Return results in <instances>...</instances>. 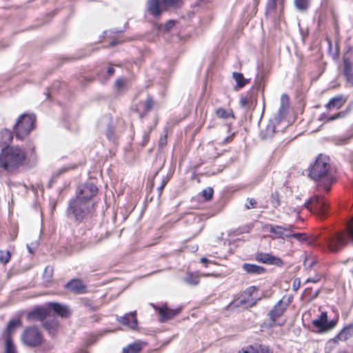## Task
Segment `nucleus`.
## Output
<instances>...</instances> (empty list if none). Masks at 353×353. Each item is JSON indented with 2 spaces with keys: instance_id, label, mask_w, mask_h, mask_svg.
Listing matches in <instances>:
<instances>
[{
  "instance_id": "1",
  "label": "nucleus",
  "mask_w": 353,
  "mask_h": 353,
  "mask_svg": "<svg viewBox=\"0 0 353 353\" xmlns=\"http://www.w3.org/2000/svg\"><path fill=\"white\" fill-rule=\"evenodd\" d=\"M330 159L327 157L319 154L315 161L307 169L308 176L316 182L319 191L329 192L334 181L331 172Z\"/></svg>"
},
{
  "instance_id": "2",
  "label": "nucleus",
  "mask_w": 353,
  "mask_h": 353,
  "mask_svg": "<svg viewBox=\"0 0 353 353\" xmlns=\"http://www.w3.org/2000/svg\"><path fill=\"white\" fill-rule=\"evenodd\" d=\"M26 154L19 146L3 147L0 152V170L9 173L17 172L25 165Z\"/></svg>"
},
{
  "instance_id": "3",
  "label": "nucleus",
  "mask_w": 353,
  "mask_h": 353,
  "mask_svg": "<svg viewBox=\"0 0 353 353\" xmlns=\"http://www.w3.org/2000/svg\"><path fill=\"white\" fill-rule=\"evenodd\" d=\"M94 207V201H86L75 197L69 201L68 215L76 222L81 223L92 216Z\"/></svg>"
},
{
  "instance_id": "4",
  "label": "nucleus",
  "mask_w": 353,
  "mask_h": 353,
  "mask_svg": "<svg viewBox=\"0 0 353 353\" xmlns=\"http://www.w3.org/2000/svg\"><path fill=\"white\" fill-rule=\"evenodd\" d=\"M324 241L330 251L334 252L344 248L348 241L353 243V219L347 223V232H339L333 236H326Z\"/></svg>"
},
{
  "instance_id": "5",
  "label": "nucleus",
  "mask_w": 353,
  "mask_h": 353,
  "mask_svg": "<svg viewBox=\"0 0 353 353\" xmlns=\"http://www.w3.org/2000/svg\"><path fill=\"white\" fill-rule=\"evenodd\" d=\"M36 117L34 114H23L17 119L14 131L18 139L23 140L34 128Z\"/></svg>"
},
{
  "instance_id": "6",
  "label": "nucleus",
  "mask_w": 353,
  "mask_h": 353,
  "mask_svg": "<svg viewBox=\"0 0 353 353\" xmlns=\"http://www.w3.org/2000/svg\"><path fill=\"white\" fill-rule=\"evenodd\" d=\"M182 4V0H148L147 9L154 17L157 18L169 8H178Z\"/></svg>"
},
{
  "instance_id": "7",
  "label": "nucleus",
  "mask_w": 353,
  "mask_h": 353,
  "mask_svg": "<svg viewBox=\"0 0 353 353\" xmlns=\"http://www.w3.org/2000/svg\"><path fill=\"white\" fill-rule=\"evenodd\" d=\"M304 206L320 218H325L327 214L329 205L321 196L315 195L312 196L305 202Z\"/></svg>"
},
{
  "instance_id": "8",
  "label": "nucleus",
  "mask_w": 353,
  "mask_h": 353,
  "mask_svg": "<svg viewBox=\"0 0 353 353\" xmlns=\"http://www.w3.org/2000/svg\"><path fill=\"white\" fill-rule=\"evenodd\" d=\"M21 340L26 346L37 347L42 343L43 336L38 327L30 326L23 332Z\"/></svg>"
},
{
  "instance_id": "9",
  "label": "nucleus",
  "mask_w": 353,
  "mask_h": 353,
  "mask_svg": "<svg viewBox=\"0 0 353 353\" xmlns=\"http://www.w3.org/2000/svg\"><path fill=\"white\" fill-rule=\"evenodd\" d=\"M97 185L91 180L80 185L76 192V198L86 201H93L92 199L98 194Z\"/></svg>"
},
{
  "instance_id": "10",
  "label": "nucleus",
  "mask_w": 353,
  "mask_h": 353,
  "mask_svg": "<svg viewBox=\"0 0 353 353\" xmlns=\"http://www.w3.org/2000/svg\"><path fill=\"white\" fill-rule=\"evenodd\" d=\"M337 319L327 320V314L323 312L317 319L312 321V325L318 333L327 332L332 330L336 325Z\"/></svg>"
},
{
  "instance_id": "11",
  "label": "nucleus",
  "mask_w": 353,
  "mask_h": 353,
  "mask_svg": "<svg viewBox=\"0 0 353 353\" xmlns=\"http://www.w3.org/2000/svg\"><path fill=\"white\" fill-rule=\"evenodd\" d=\"M343 74L346 83L353 87V58L350 51H347L343 57Z\"/></svg>"
},
{
  "instance_id": "12",
  "label": "nucleus",
  "mask_w": 353,
  "mask_h": 353,
  "mask_svg": "<svg viewBox=\"0 0 353 353\" xmlns=\"http://www.w3.org/2000/svg\"><path fill=\"white\" fill-rule=\"evenodd\" d=\"M267 227L269 228V232L274 235L271 236V238L272 239H285V236H288V235H285V232H291L292 230L294 228V226L293 225L290 224H286L285 225L270 224L268 225Z\"/></svg>"
},
{
  "instance_id": "13",
  "label": "nucleus",
  "mask_w": 353,
  "mask_h": 353,
  "mask_svg": "<svg viewBox=\"0 0 353 353\" xmlns=\"http://www.w3.org/2000/svg\"><path fill=\"white\" fill-rule=\"evenodd\" d=\"M287 307L288 304L283 303L282 300H279L274 307L269 312L268 316L271 321V327H274L277 325L276 323V319L283 314Z\"/></svg>"
},
{
  "instance_id": "14",
  "label": "nucleus",
  "mask_w": 353,
  "mask_h": 353,
  "mask_svg": "<svg viewBox=\"0 0 353 353\" xmlns=\"http://www.w3.org/2000/svg\"><path fill=\"white\" fill-rule=\"evenodd\" d=\"M256 286H250L243 292L239 298V303L241 305H245L246 306L252 307L256 303V299L253 298V294L257 291Z\"/></svg>"
},
{
  "instance_id": "15",
  "label": "nucleus",
  "mask_w": 353,
  "mask_h": 353,
  "mask_svg": "<svg viewBox=\"0 0 353 353\" xmlns=\"http://www.w3.org/2000/svg\"><path fill=\"white\" fill-rule=\"evenodd\" d=\"M255 259L260 263L268 265H274L278 267H281L283 265V261L281 259L268 253L258 252L256 254Z\"/></svg>"
},
{
  "instance_id": "16",
  "label": "nucleus",
  "mask_w": 353,
  "mask_h": 353,
  "mask_svg": "<svg viewBox=\"0 0 353 353\" xmlns=\"http://www.w3.org/2000/svg\"><path fill=\"white\" fill-rule=\"evenodd\" d=\"M152 305L154 308V310L158 312L159 314V321L161 322H164L165 321L172 319L176 315H177L181 310L180 308L176 310H172L168 308L167 306H162L159 307L154 305V304H152Z\"/></svg>"
},
{
  "instance_id": "17",
  "label": "nucleus",
  "mask_w": 353,
  "mask_h": 353,
  "mask_svg": "<svg viewBox=\"0 0 353 353\" xmlns=\"http://www.w3.org/2000/svg\"><path fill=\"white\" fill-rule=\"evenodd\" d=\"M185 222L190 225V232L194 234H198L203 228V223L200 216L190 214L185 219Z\"/></svg>"
},
{
  "instance_id": "18",
  "label": "nucleus",
  "mask_w": 353,
  "mask_h": 353,
  "mask_svg": "<svg viewBox=\"0 0 353 353\" xmlns=\"http://www.w3.org/2000/svg\"><path fill=\"white\" fill-rule=\"evenodd\" d=\"M64 288L75 294H81L85 292L86 286L79 279H72L64 285Z\"/></svg>"
},
{
  "instance_id": "19",
  "label": "nucleus",
  "mask_w": 353,
  "mask_h": 353,
  "mask_svg": "<svg viewBox=\"0 0 353 353\" xmlns=\"http://www.w3.org/2000/svg\"><path fill=\"white\" fill-rule=\"evenodd\" d=\"M50 314L49 309L44 307H37L27 315L28 321H43Z\"/></svg>"
},
{
  "instance_id": "20",
  "label": "nucleus",
  "mask_w": 353,
  "mask_h": 353,
  "mask_svg": "<svg viewBox=\"0 0 353 353\" xmlns=\"http://www.w3.org/2000/svg\"><path fill=\"white\" fill-rule=\"evenodd\" d=\"M289 97L286 94H281L280 99V107L276 115L275 116V119H276L279 123L281 122L283 117H285L289 108Z\"/></svg>"
},
{
  "instance_id": "21",
  "label": "nucleus",
  "mask_w": 353,
  "mask_h": 353,
  "mask_svg": "<svg viewBox=\"0 0 353 353\" xmlns=\"http://www.w3.org/2000/svg\"><path fill=\"white\" fill-rule=\"evenodd\" d=\"M136 316V311L130 312L123 316L119 317V319H118V321L124 325H127L132 329H134L137 327L138 324Z\"/></svg>"
},
{
  "instance_id": "22",
  "label": "nucleus",
  "mask_w": 353,
  "mask_h": 353,
  "mask_svg": "<svg viewBox=\"0 0 353 353\" xmlns=\"http://www.w3.org/2000/svg\"><path fill=\"white\" fill-rule=\"evenodd\" d=\"M239 353H273V351L268 346L262 344H254L248 346Z\"/></svg>"
},
{
  "instance_id": "23",
  "label": "nucleus",
  "mask_w": 353,
  "mask_h": 353,
  "mask_svg": "<svg viewBox=\"0 0 353 353\" xmlns=\"http://www.w3.org/2000/svg\"><path fill=\"white\" fill-rule=\"evenodd\" d=\"M48 306L57 315L61 317L66 318L70 315L69 309L65 305L59 303L50 302L48 303Z\"/></svg>"
},
{
  "instance_id": "24",
  "label": "nucleus",
  "mask_w": 353,
  "mask_h": 353,
  "mask_svg": "<svg viewBox=\"0 0 353 353\" xmlns=\"http://www.w3.org/2000/svg\"><path fill=\"white\" fill-rule=\"evenodd\" d=\"M242 269L248 274L255 275L262 274L265 272V269L262 266L247 263L242 265Z\"/></svg>"
},
{
  "instance_id": "25",
  "label": "nucleus",
  "mask_w": 353,
  "mask_h": 353,
  "mask_svg": "<svg viewBox=\"0 0 353 353\" xmlns=\"http://www.w3.org/2000/svg\"><path fill=\"white\" fill-rule=\"evenodd\" d=\"M345 102V99L342 95L336 96L332 98L326 104L327 109L331 110L334 108L339 109L341 108Z\"/></svg>"
},
{
  "instance_id": "26",
  "label": "nucleus",
  "mask_w": 353,
  "mask_h": 353,
  "mask_svg": "<svg viewBox=\"0 0 353 353\" xmlns=\"http://www.w3.org/2000/svg\"><path fill=\"white\" fill-rule=\"evenodd\" d=\"M12 140V133L11 131L4 129L0 132V145L3 147H10L9 144Z\"/></svg>"
},
{
  "instance_id": "27",
  "label": "nucleus",
  "mask_w": 353,
  "mask_h": 353,
  "mask_svg": "<svg viewBox=\"0 0 353 353\" xmlns=\"http://www.w3.org/2000/svg\"><path fill=\"white\" fill-rule=\"evenodd\" d=\"M353 335V323L345 326L336 336L339 341H345Z\"/></svg>"
},
{
  "instance_id": "28",
  "label": "nucleus",
  "mask_w": 353,
  "mask_h": 353,
  "mask_svg": "<svg viewBox=\"0 0 353 353\" xmlns=\"http://www.w3.org/2000/svg\"><path fill=\"white\" fill-rule=\"evenodd\" d=\"M215 115L219 119L224 120L228 119L230 118H232L233 119H235L234 112L231 109H224L223 108H219L215 110Z\"/></svg>"
},
{
  "instance_id": "29",
  "label": "nucleus",
  "mask_w": 353,
  "mask_h": 353,
  "mask_svg": "<svg viewBox=\"0 0 353 353\" xmlns=\"http://www.w3.org/2000/svg\"><path fill=\"white\" fill-rule=\"evenodd\" d=\"M21 325L20 319H12L10 320L7 325L6 330L4 332V338L12 337V334L14 329Z\"/></svg>"
},
{
  "instance_id": "30",
  "label": "nucleus",
  "mask_w": 353,
  "mask_h": 353,
  "mask_svg": "<svg viewBox=\"0 0 353 353\" xmlns=\"http://www.w3.org/2000/svg\"><path fill=\"white\" fill-rule=\"evenodd\" d=\"M276 126L273 122H270L265 130L261 132V136L263 139H268L272 138L275 132Z\"/></svg>"
},
{
  "instance_id": "31",
  "label": "nucleus",
  "mask_w": 353,
  "mask_h": 353,
  "mask_svg": "<svg viewBox=\"0 0 353 353\" xmlns=\"http://www.w3.org/2000/svg\"><path fill=\"white\" fill-rule=\"evenodd\" d=\"M59 323L57 320L45 321L43 327L48 331L50 334H54L57 332Z\"/></svg>"
},
{
  "instance_id": "32",
  "label": "nucleus",
  "mask_w": 353,
  "mask_h": 353,
  "mask_svg": "<svg viewBox=\"0 0 353 353\" xmlns=\"http://www.w3.org/2000/svg\"><path fill=\"white\" fill-rule=\"evenodd\" d=\"M143 348L141 343L129 344L123 348V353H139Z\"/></svg>"
},
{
  "instance_id": "33",
  "label": "nucleus",
  "mask_w": 353,
  "mask_h": 353,
  "mask_svg": "<svg viewBox=\"0 0 353 353\" xmlns=\"http://www.w3.org/2000/svg\"><path fill=\"white\" fill-rule=\"evenodd\" d=\"M183 281L190 285H196L199 283V276L196 274L188 272Z\"/></svg>"
},
{
  "instance_id": "34",
  "label": "nucleus",
  "mask_w": 353,
  "mask_h": 353,
  "mask_svg": "<svg viewBox=\"0 0 353 353\" xmlns=\"http://www.w3.org/2000/svg\"><path fill=\"white\" fill-rule=\"evenodd\" d=\"M232 77L236 82V87H238L239 88H243L248 82V81L244 78L242 73L233 72Z\"/></svg>"
},
{
  "instance_id": "35",
  "label": "nucleus",
  "mask_w": 353,
  "mask_h": 353,
  "mask_svg": "<svg viewBox=\"0 0 353 353\" xmlns=\"http://www.w3.org/2000/svg\"><path fill=\"white\" fill-rule=\"evenodd\" d=\"M4 353H18L17 347L12 342V337H6L5 339V352Z\"/></svg>"
},
{
  "instance_id": "36",
  "label": "nucleus",
  "mask_w": 353,
  "mask_h": 353,
  "mask_svg": "<svg viewBox=\"0 0 353 353\" xmlns=\"http://www.w3.org/2000/svg\"><path fill=\"white\" fill-rule=\"evenodd\" d=\"M296 8L299 11H306L310 5V0H294Z\"/></svg>"
},
{
  "instance_id": "37",
  "label": "nucleus",
  "mask_w": 353,
  "mask_h": 353,
  "mask_svg": "<svg viewBox=\"0 0 353 353\" xmlns=\"http://www.w3.org/2000/svg\"><path fill=\"white\" fill-rule=\"evenodd\" d=\"M175 25V21L169 20L164 25H157V29L160 32H168L172 29Z\"/></svg>"
},
{
  "instance_id": "38",
  "label": "nucleus",
  "mask_w": 353,
  "mask_h": 353,
  "mask_svg": "<svg viewBox=\"0 0 353 353\" xmlns=\"http://www.w3.org/2000/svg\"><path fill=\"white\" fill-rule=\"evenodd\" d=\"M11 258V254L8 250H0V263L2 264L8 263Z\"/></svg>"
},
{
  "instance_id": "39",
  "label": "nucleus",
  "mask_w": 353,
  "mask_h": 353,
  "mask_svg": "<svg viewBox=\"0 0 353 353\" xmlns=\"http://www.w3.org/2000/svg\"><path fill=\"white\" fill-rule=\"evenodd\" d=\"M270 202L274 208H277L280 205V196L279 194L277 191H275L272 193L270 196Z\"/></svg>"
},
{
  "instance_id": "40",
  "label": "nucleus",
  "mask_w": 353,
  "mask_h": 353,
  "mask_svg": "<svg viewBox=\"0 0 353 353\" xmlns=\"http://www.w3.org/2000/svg\"><path fill=\"white\" fill-rule=\"evenodd\" d=\"M154 105V101L152 97L148 96L146 100L144 102V110L145 112H150Z\"/></svg>"
},
{
  "instance_id": "41",
  "label": "nucleus",
  "mask_w": 353,
  "mask_h": 353,
  "mask_svg": "<svg viewBox=\"0 0 353 353\" xmlns=\"http://www.w3.org/2000/svg\"><path fill=\"white\" fill-rule=\"evenodd\" d=\"M258 203L255 199L248 198L244 207L246 210L254 209L257 208Z\"/></svg>"
},
{
  "instance_id": "42",
  "label": "nucleus",
  "mask_w": 353,
  "mask_h": 353,
  "mask_svg": "<svg viewBox=\"0 0 353 353\" xmlns=\"http://www.w3.org/2000/svg\"><path fill=\"white\" fill-rule=\"evenodd\" d=\"M346 114L347 112L345 111L339 112L332 116L327 117L325 122H330L338 119L344 118L346 116Z\"/></svg>"
},
{
  "instance_id": "43",
  "label": "nucleus",
  "mask_w": 353,
  "mask_h": 353,
  "mask_svg": "<svg viewBox=\"0 0 353 353\" xmlns=\"http://www.w3.org/2000/svg\"><path fill=\"white\" fill-rule=\"evenodd\" d=\"M213 189L212 188H208L202 191V195L205 201H209L213 196Z\"/></svg>"
},
{
  "instance_id": "44",
  "label": "nucleus",
  "mask_w": 353,
  "mask_h": 353,
  "mask_svg": "<svg viewBox=\"0 0 353 353\" xmlns=\"http://www.w3.org/2000/svg\"><path fill=\"white\" fill-rule=\"evenodd\" d=\"M292 236V238L296 239L297 241H299L300 242H305L307 239V235L305 233L297 232V233H294V234H293Z\"/></svg>"
},
{
  "instance_id": "45",
  "label": "nucleus",
  "mask_w": 353,
  "mask_h": 353,
  "mask_svg": "<svg viewBox=\"0 0 353 353\" xmlns=\"http://www.w3.org/2000/svg\"><path fill=\"white\" fill-rule=\"evenodd\" d=\"M351 138V136H342L336 139V144L339 145H342L346 144L350 139Z\"/></svg>"
},
{
  "instance_id": "46",
  "label": "nucleus",
  "mask_w": 353,
  "mask_h": 353,
  "mask_svg": "<svg viewBox=\"0 0 353 353\" xmlns=\"http://www.w3.org/2000/svg\"><path fill=\"white\" fill-rule=\"evenodd\" d=\"M105 135L109 140H112L114 138V129L110 125H108L106 129Z\"/></svg>"
},
{
  "instance_id": "47",
  "label": "nucleus",
  "mask_w": 353,
  "mask_h": 353,
  "mask_svg": "<svg viewBox=\"0 0 353 353\" xmlns=\"http://www.w3.org/2000/svg\"><path fill=\"white\" fill-rule=\"evenodd\" d=\"M125 80L123 78H118L114 82V87L117 90H121L125 85Z\"/></svg>"
},
{
  "instance_id": "48",
  "label": "nucleus",
  "mask_w": 353,
  "mask_h": 353,
  "mask_svg": "<svg viewBox=\"0 0 353 353\" xmlns=\"http://www.w3.org/2000/svg\"><path fill=\"white\" fill-rule=\"evenodd\" d=\"M239 103L242 108L249 107L252 104V100L245 97H241Z\"/></svg>"
},
{
  "instance_id": "49",
  "label": "nucleus",
  "mask_w": 353,
  "mask_h": 353,
  "mask_svg": "<svg viewBox=\"0 0 353 353\" xmlns=\"http://www.w3.org/2000/svg\"><path fill=\"white\" fill-rule=\"evenodd\" d=\"M276 1L275 0H268L266 6V10L271 11L276 8Z\"/></svg>"
},
{
  "instance_id": "50",
  "label": "nucleus",
  "mask_w": 353,
  "mask_h": 353,
  "mask_svg": "<svg viewBox=\"0 0 353 353\" xmlns=\"http://www.w3.org/2000/svg\"><path fill=\"white\" fill-rule=\"evenodd\" d=\"M168 181V179L167 177L165 176L162 179L160 185L157 188V190L159 192V196L161 194V192H162L164 187L167 184Z\"/></svg>"
},
{
  "instance_id": "51",
  "label": "nucleus",
  "mask_w": 353,
  "mask_h": 353,
  "mask_svg": "<svg viewBox=\"0 0 353 353\" xmlns=\"http://www.w3.org/2000/svg\"><path fill=\"white\" fill-rule=\"evenodd\" d=\"M315 261L314 260H308V259H305L303 262V265L304 267L306 268V269H310L312 268V266L314 265V264L315 263Z\"/></svg>"
},
{
  "instance_id": "52",
  "label": "nucleus",
  "mask_w": 353,
  "mask_h": 353,
  "mask_svg": "<svg viewBox=\"0 0 353 353\" xmlns=\"http://www.w3.org/2000/svg\"><path fill=\"white\" fill-rule=\"evenodd\" d=\"M320 279H321L320 276L317 275L314 278H308L305 281V283H317L318 281H319Z\"/></svg>"
},
{
  "instance_id": "53",
  "label": "nucleus",
  "mask_w": 353,
  "mask_h": 353,
  "mask_svg": "<svg viewBox=\"0 0 353 353\" xmlns=\"http://www.w3.org/2000/svg\"><path fill=\"white\" fill-rule=\"evenodd\" d=\"M300 286V280L299 279H295L293 283V289L297 290Z\"/></svg>"
},
{
  "instance_id": "54",
  "label": "nucleus",
  "mask_w": 353,
  "mask_h": 353,
  "mask_svg": "<svg viewBox=\"0 0 353 353\" xmlns=\"http://www.w3.org/2000/svg\"><path fill=\"white\" fill-rule=\"evenodd\" d=\"M114 68L113 67H109L107 70V74L108 77L106 79H108L114 73Z\"/></svg>"
},
{
  "instance_id": "55",
  "label": "nucleus",
  "mask_w": 353,
  "mask_h": 353,
  "mask_svg": "<svg viewBox=\"0 0 353 353\" xmlns=\"http://www.w3.org/2000/svg\"><path fill=\"white\" fill-rule=\"evenodd\" d=\"M52 271H53L52 268L51 267L48 266L45 268L44 273L49 274V276H51L52 274Z\"/></svg>"
},
{
  "instance_id": "56",
  "label": "nucleus",
  "mask_w": 353,
  "mask_h": 353,
  "mask_svg": "<svg viewBox=\"0 0 353 353\" xmlns=\"http://www.w3.org/2000/svg\"><path fill=\"white\" fill-rule=\"evenodd\" d=\"M200 262L205 264V266H207V263H212L211 261H210L209 259H208V258L206 257H202L201 259H200Z\"/></svg>"
},
{
  "instance_id": "57",
  "label": "nucleus",
  "mask_w": 353,
  "mask_h": 353,
  "mask_svg": "<svg viewBox=\"0 0 353 353\" xmlns=\"http://www.w3.org/2000/svg\"><path fill=\"white\" fill-rule=\"evenodd\" d=\"M327 117H329L327 116L325 113H323V114H321L319 119L321 121H323L324 123H326L325 121L327 119Z\"/></svg>"
},
{
  "instance_id": "58",
  "label": "nucleus",
  "mask_w": 353,
  "mask_h": 353,
  "mask_svg": "<svg viewBox=\"0 0 353 353\" xmlns=\"http://www.w3.org/2000/svg\"><path fill=\"white\" fill-rule=\"evenodd\" d=\"M149 133H145L143 135V142L144 143H147L149 140Z\"/></svg>"
},
{
  "instance_id": "59",
  "label": "nucleus",
  "mask_w": 353,
  "mask_h": 353,
  "mask_svg": "<svg viewBox=\"0 0 353 353\" xmlns=\"http://www.w3.org/2000/svg\"><path fill=\"white\" fill-rule=\"evenodd\" d=\"M294 234V232H293V230H292L291 232H285V235H288V236H285V239L287 238V239H289V238H292V236Z\"/></svg>"
},
{
  "instance_id": "60",
  "label": "nucleus",
  "mask_w": 353,
  "mask_h": 353,
  "mask_svg": "<svg viewBox=\"0 0 353 353\" xmlns=\"http://www.w3.org/2000/svg\"><path fill=\"white\" fill-rule=\"evenodd\" d=\"M319 294V290L315 291L312 294L310 295V299H314L317 297Z\"/></svg>"
},
{
  "instance_id": "61",
  "label": "nucleus",
  "mask_w": 353,
  "mask_h": 353,
  "mask_svg": "<svg viewBox=\"0 0 353 353\" xmlns=\"http://www.w3.org/2000/svg\"><path fill=\"white\" fill-rule=\"evenodd\" d=\"M118 43H119V41H118L117 39H114V40H112V41L110 42V46H116V45H117V44H118Z\"/></svg>"
},
{
  "instance_id": "62",
  "label": "nucleus",
  "mask_w": 353,
  "mask_h": 353,
  "mask_svg": "<svg viewBox=\"0 0 353 353\" xmlns=\"http://www.w3.org/2000/svg\"><path fill=\"white\" fill-rule=\"evenodd\" d=\"M165 142H166V138H165H165H163H163H161V139H160V145H163V144H165Z\"/></svg>"
},
{
  "instance_id": "63",
  "label": "nucleus",
  "mask_w": 353,
  "mask_h": 353,
  "mask_svg": "<svg viewBox=\"0 0 353 353\" xmlns=\"http://www.w3.org/2000/svg\"><path fill=\"white\" fill-rule=\"evenodd\" d=\"M53 182H54V179H51L48 183V187L49 188H50L53 184Z\"/></svg>"
},
{
  "instance_id": "64",
  "label": "nucleus",
  "mask_w": 353,
  "mask_h": 353,
  "mask_svg": "<svg viewBox=\"0 0 353 353\" xmlns=\"http://www.w3.org/2000/svg\"><path fill=\"white\" fill-rule=\"evenodd\" d=\"M77 353H88V351L85 350H80L79 352Z\"/></svg>"
}]
</instances>
